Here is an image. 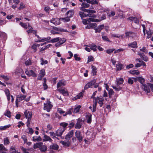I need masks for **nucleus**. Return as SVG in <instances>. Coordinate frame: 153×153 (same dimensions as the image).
<instances>
[{"label": "nucleus", "mask_w": 153, "mask_h": 153, "mask_svg": "<svg viewBox=\"0 0 153 153\" xmlns=\"http://www.w3.org/2000/svg\"><path fill=\"white\" fill-rule=\"evenodd\" d=\"M89 4H88L86 3H83L81 5V9L82 11L87 12L88 13H94L96 12L95 10L86 9L85 8H87L89 6Z\"/></svg>", "instance_id": "obj_1"}, {"label": "nucleus", "mask_w": 153, "mask_h": 153, "mask_svg": "<svg viewBox=\"0 0 153 153\" xmlns=\"http://www.w3.org/2000/svg\"><path fill=\"white\" fill-rule=\"evenodd\" d=\"M86 135L87 138L88 140H89L92 141L94 140L95 138V133L93 131H87L86 132Z\"/></svg>", "instance_id": "obj_2"}, {"label": "nucleus", "mask_w": 153, "mask_h": 153, "mask_svg": "<svg viewBox=\"0 0 153 153\" xmlns=\"http://www.w3.org/2000/svg\"><path fill=\"white\" fill-rule=\"evenodd\" d=\"M26 96L22 94H19L17 96L16 100V105L17 107L19 106V102L24 100L26 97Z\"/></svg>", "instance_id": "obj_3"}, {"label": "nucleus", "mask_w": 153, "mask_h": 153, "mask_svg": "<svg viewBox=\"0 0 153 153\" xmlns=\"http://www.w3.org/2000/svg\"><path fill=\"white\" fill-rule=\"evenodd\" d=\"M53 106L51 103L49 101H48L46 103L44 104V109L49 112Z\"/></svg>", "instance_id": "obj_4"}, {"label": "nucleus", "mask_w": 153, "mask_h": 153, "mask_svg": "<svg viewBox=\"0 0 153 153\" xmlns=\"http://www.w3.org/2000/svg\"><path fill=\"white\" fill-rule=\"evenodd\" d=\"M126 36L128 38L131 37L134 38V39H137L138 37L137 36L136 34L132 32H128L125 33Z\"/></svg>", "instance_id": "obj_5"}, {"label": "nucleus", "mask_w": 153, "mask_h": 153, "mask_svg": "<svg viewBox=\"0 0 153 153\" xmlns=\"http://www.w3.org/2000/svg\"><path fill=\"white\" fill-rule=\"evenodd\" d=\"M91 13H88L87 14L85 13L80 12H79V14L82 19L87 16H89L91 17H96V16L94 14H92Z\"/></svg>", "instance_id": "obj_6"}, {"label": "nucleus", "mask_w": 153, "mask_h": 153, "mask_svg": "<svg viewBox=\"0 0 153 153\" xmlns=\"http://www.w3.org/2000/svg\"><path fill=\"white\" fill-rule=\"evenodd\" d=\"M75 135L76 138L79 141L81 142L83 140V136L81 132L79 131H76L75 133Z\"/></svg>", "instance_id": "obj_7"}, {"label": "nucleus", "mask_w": 153, "mask_h": 153, "mask_svg": "<svg viewBox=\"0 0 153 153\" xmlns=\"http://www.w3.org/2000/svg\"><path fill=\"white\" fill-rule=\"evenodd\" d=\"M83 122V121L82 119L79 118H78L77 120V122L75 125V128L77 129L80 128H81L82 124Z\"/></svg>", "instance_id": "obj_8"}, {"label": "nucleus", "mask_w": 153, "mask_h": 153, "mask_svg": "<svg viewBox=\"0 0 153 153\" xmlns=\"http://www.w3.org/2000/svg\"><path fill=\"white\" fill-rule=\"evenodd\" d=\"M96 82V80L95 79L89 82L85 85L84 89H87L90 88H92V86L94 85Z\"/></svg>", "instance_id": "obj_9"}, {"label": "nucleus", "mask_w": 153, "mask_h": 153, "mask_svg": "<svg viewBox=\"0 0 153 153\" xmlns=\"http://www.w3.org/2000/svg\"><path fill=\"white\" fill-rule=\"evenodd\" d=\"M98 100H99L98 103L100 104V107L102 106L103 103L104 99L103 97L100 98L99 97H97V98L94 99L93 103H95V101H96L97 104Z\"/></svg>", "instance_id": "obj_10"}, {"label": "nucleus", "mask_w": 153, "mask_h": 153, "mask_svg": "<svg viewBox=\"0 0 153 153\" xmlns=\"http://www.w3.org/2000/svg\"><path fill=\"white\" fill-rule=\"evenodd\" d=\"M74 133L73 130H71L66 135L65 137V139L66 140L69 141L70 139L72 137Z\"/></svg>", "instance_id": "obj_11"}, {"label": "nucleus", "mask_w": 153, "mask_h": 153, "mask_svg": "<svg viewBox=\"0 0 153 153\" xmlns=\"http://www.w3.org/2000/svg\"><path fill=\"white\" fill-rule=\"evenodd\" d=\"M106 18V16L105 15H103L102 16L101 18L99 19H94L93 18H90L89 20L92 21V22H99L101 21L104 20Z\"/></svg>", "instance_id": "obj_12"}, {"label": "nucleus", "mask_w": 153, "mask_h": 153, "mask_svg": "<svg viewBox=\"0 0 153 153\" xmlns=\"http://www.w3.org/2000/svg\"><path fill=\"white\" fill-rule=\"evenodd\" d=\"M50 22L56 25H59L60 23V19L58 18H53L51 20Z\"/></svg>", "instance_id": "obj_13"}, {"label": "nucleus", "mask_w": 153, "mask_h": 153, "mask_svg": "<svg viewBox=\"0 0 153 153\" xmlns=\"http://www.w3.org/2000/svg\"><path fill=\"white\" fill-rule=\"evenodd\" d=\"M26 74L28 76H32L33 77L37 76L36 74L32 70H27L25 72Z\"/></svg>", "instance_id": "obj_14"}, {"label": "nucleus", "mask_w": 153, "mask_h": 153, "mask_svg": "<svg viewBox=\"0 0 153 153\" xmlns=\"http://www.w3.org/2000/svg\"><path fill=\"white\" fill-rule=\"evenodd\" d=\"M64 128H59L57 131H56V136L60 137L65 131Z\"/></svg>", "instance_id": "obj_15"}, {"label": "nucleus", "mask_w": 153, "mask_h": 153, "mask_svg": "<svg viewBox=\"0 0 153 153\" xmlns=\"http://www.w3.org/2000/svg\"><path fill=\"white\" fill-rule=\"evenodd\" d=\"M38 39H39L37 41V42H42L48 41L51 39V37L48 36L46 38H40L38 35H36Z\"/></svg>", "instance_id": "obj_16"}, {"label": "nucleus", "mask_w": 153, "mask_h": 153, "mask_svg": "<svg viewBox=\"0 0 153 153\" xmlns=\"http://www.w3.org/2000/svg\"><path fill=\"white\" fill-rule=\"evenodd\" d=\"M141 18V17H138L137 18L136 17L131 16L127 19L131 21H133L136 24H138L139 23V20Z\"/></svg>", "instance_id": "obj_17"}, {"label": "nucleus", "mask_w": 153, "mask_h": 153, "mask_svg": "<svg viewBox=\"0 0 153 153\" xmlns=\"http://www.w3.org/2000/svg\"><path fill=\"white\" fill-rule=\"evenodd\" d=\"M150 84H149L147 85H143V88L144 90L145 91L146 93L147 94H148L150 92V88L149 86V85Z\"/></svg>", "instance_id": "obj_18"}, {"label": "nucleus", "mask_w": 153, "mask_h": 153, "mask_svg": "<svg viewBox=\"0 0 153 153\" xmlns=\"http://www.w3.org/2000/svg\"><path fill=\"white\" fill-rule=\"evenodd\" d=\"M24 114L25 117L27 119H31L32 115V111H28L27 110L24 112Z\"/></svg>", "instance_id": "obj_19"}, {"label": "nucleus", "mask_w": 153, "mask_h": 153, "mask_svg": "<svg viewBox=\"0 0 153 153\" xmlns=\"http://www.w3.org/2000/svg\"><path fill=\"white\" fill-rule=\"evenodd\" d=\"M128 46L129 48H136L137 47V44L136 41L129 43Z\"/></svg>", "instance_id": "obj_20"}, {"label": "nucleus", "mask_w": 153, "mask_h": 153, "mask_svg": "<svg viewBox=\"0 0 153 153\" xmlns=\"http://www.w3.org/2000/svg\"><path fill=\"white\" fill-rule=\"evenodd\" d=\"M104 25H102L98 26L97 28H95V32L96 33H100L101 31L104 28Z\"/></svg>", "instance_id": "obj_21"}, {"label": "nucleus", "mask_w": 153, "mask_h": 153, "mask_svg": "<svg viewBox=\"0 0 153 153\" xmlns=\"http://www.w3.org/2000/svg\"><path fill=\"white\" fill-rule=\"evenodd\" d=\"M47 149V146L46 145H43V143L42 142V144L39 149L41 152H45L46 151Z\"/></svg>", "instance_id": "obj_22"}, {"label": "nucleus", "mask_w": 153, "mask_h": 153, "mask_svg": "<svg viewBox=\"0 0 153 153\" xmlns=\"http://www.w3.org/2000/svg\"><path fill=\"white\" fill-rule=\"evenodd\" d=\"M97 24L96 23H90L86 27V28L88 29H90L91 28H95L96 27Z\"/></svg>", "instance_id": "obj_23"}, {"label": "nucleus", "mask_w": 153, "mask_h": 153, "mask_svg": "<svg viewBox=\"0 0 153 153\" xmlns=\"http://www.w3.org/2000/svg\"><path fill=\"white\" fill-rule=\"evenodd\" d=\"M66 84L65 81L64 80H61L57 83V88H58L62 86H64Z\"/></svg>", "instance_id": "obj_24"}, {"label": "nucleus", "mask_w": 153, "mask_h": 153, "mask_svg": "<svg viewBox=\"0 0 153 153\" xmlns=\"http://www.w3.org/2000/svg\"><path fill=\"white\" fill-rule=\"evenodd\" d=\"M43 141H49V142H52V140L50 137L47 136L46 135H45L43 137Z\"/></svg>", "instance_id": "obj_25"}, {"label": "nucleus", "mask_w": 153, "mask_h": 153, "mask_svg": "<svg viewBox=\"0 0 153 153\" xmlns=\"http://www.w3.org/2000/svg\"><path fill=\"white\" fill-rule=\"evenodd\" d=\"M58 91L64 96H67L68 95L67 91L65 89L59 88L58 89Z\"/></svg>", "instance_id": "obj_26"}, {"label": "nucleus", "mask_w": 153, "mask_h": 153, "mask_svg": "<svg viewBox=\"0 0 153 153\" xmlns=\"http://www.w3.org/2000/svg\"><path fill=\"white\" fill-rule=\"evenodd\" d=\"M66 15L69 18L71 17L74 14V11L73 10H71L68 11L66 13Z\"/></svg>", "instance_id": "obj_27"}, {"label": "nucleus", "mask_w": 153, "mask_h": 153, "mask_svg": "<svg viewBox=\"0 0 153 153\" xmlns=\"http://www.w3.org/2000/svg\"><path fill=\"white\" fill-rule=\"evenodd\" d=\"M60 143L64 146H65L68 147L69 146L70 144V141L68 140H66V141H61Z\"/></svg>", "instance_id": "obj_28"}, {"label": "nucleus", "mask_w": 153, "mask_h": 153, "mask_svg": "<svg viewBox=\"0 0 153 153\" xmlns=\"http://www.w3.org/2000/svg\"><path fill=\"white\" fill-rule=\"evenodd\" d=\"M137 79V81L138 80L140 83L143 85H144L145 80L144 78H143L142 76L137 77L136 78Z\"/></svg>", "instance_id": "obj_29"}, {"label": "nucleus", "mask_w": 153, "mask_h": 153, "mask_svg": "<svg viewBox=\"0 0 153 153\" xmlns=\"http://www.w3.org/2000/svg\"><path fill=\"white\" fill-rule=\"evenodd\" d=\"M135 82L137 81V79L135 78H129L128 79V84L132 85L134 83V81Z\"/></svg>", "instance_id": "obj_30"}, {"label": "nucleus", "mask_w": 153, "mask_h": 153, "mask_svg": "<svg viewBox=\"0 0 153 153\" xmlns=\"http://www.w3.org/2000/svg\"><path fill=\"white\" fill-rule=\"evenodd\" d=\"M92 115L90 114H88L86 115L87 122L88 123H90L91 122Z\"/></svg>", "instance_id": "obj_31"}, {"label": "nucleus", "mask_w": 153, "mask_h": 153, "mask_svg": "<svg viewBox=\"0 0 153 153\" xmlns=\"http://www.w3.org/2000/svg\"><path fill=\"white\" fill-rule=\"evenodd\" d=\"M33 141H40L42 140V139L40 136H35L33 137Z\"/></svg>", "instance_id": "obj_32"}, {"label": "nucleus", "mask_w": 153, "mask_h": 153, "mask_svg": "<svg viewBox=\"0 0 153 153\" xmlns=\"http://www.w3.org/2000/svg\"><path fill=\"white\" fill-rule=\"evenodd\" d=\"M129 72L130 74L134 75H138L139 74V72L138 70H131Z\"/></svg>", "instance_id": "obj_33"}, {"label": "nucleus", "mask_w": 153, "mask_h": 153, "mask_svg": "<svg viewBox=\"0 0 153 153\" xmlns=\"http://www.w3.org/2000/svg\"><path fill=\"white\" fill-rule=\"evenodd\" d=\"M146 33L147 34V38L149 39L152 37V31L150 30H146Z\"/></svg>", "instance_id": "obj_34"}, {"label": "nucleus", "mask_w": 153, "mask_h": 153, "mask_svg": "<svg viewBox=\"0 0 153 153\" xmlns=\"http://www.w3.org/2000/svg\"><path fill=\"white\" fill-rule=\"evenodd\" d=\"M89 47L90 48L91 50H93L94 51H97L96 48L97 47V46L94 44H92L90 45L89 46Z\"/></svg>", "instance_id": "obj_35"}, {"label": "nucleus", "mask_w": 153, "mask_h": 153, "mask_svg": "<svg viewBox=\"0 0 153 153\" xmlns=\"http://www.w3.org/2000/svg\"><path fill=\"white\" fill-rule=\"evenodd\" d=\"M59 40V38L57 37L56 38L52 39L50 41H47L48 42L54 43L58 42Z\"/></svg>", "instance_id": "obj_36"}, {"label": "nucleus", "mask_w": 153, "mask_h": 153, "mask_svg": "<svg viewBox=\"0 0 153 153\" xmlns=\"http://www.w3.org/2000/svg\"><path fill=\"white\" fill-rule=\"evenodd\" d=\"M124 80L123 78H120L117 79V85H118L123 83Z\"/></svg>", "instance_id": "obj_37"}, {"label": "nucleus", "mask_w": 153, "mask_h": 153, "mask_svg": "<svg viewBox=\"0 0 153 153\" xmlns=\"http://www.w3.org/2000/svg\"><path fill=\"white\" fill-rule=\"evenodd\" d=\"M11 126L10 124H9L7 125L4 126H0V130L2 131L5 130L6 129L9 128Z\"/></svg>", "instance_id": "obj_38"}, {"label": "nucleus", "mask_w": 153, "mask_h": 153, "mask_svg": "<svg viewBox=\"0 0 153 153\" xmlns=\"http://www.w3.org/2000/svg\"><path fill=\"white\" fill-rule=\"evenodd\" d=\"M123 65L120 63H119L117 64L116 68L117 71H120L123 68Z\"/></svg>", "instance_id": "obj_39"}, {"label": "nucleus", "mask_w": 153, "mask_h": 153, "mask_svg": "<svg viewBox=\"0 0 153 153\" xmlns=\"http://www.w3.org/2000/svg\"><path fill=\"white\" fill-rule=\"evenodd\" d=\"M42 144V142H39L36 143V144H35L34 145L33 147L34 149H37L39 148L40 149V147L41 146V144Z\"/></svg>", "instance_id": "obj_40"}, {"label": "nucleus", "mask_w": 153, "mask_h": 153, "mask_svg": "<svg viewBox=\"0 0 153 153\" xmlns=\"http://www.w3.org/2000/svg\"><path fill=\"white\" fill-rule=\"evenodd\" d=\"M86 1L88 3H91L92 4H98V2L96 0H86Z\"/></svg>", "instance_id": "obj_41"}, {"label": "nucleus", "mask_w": 153, "mask_h": 153, "mask_svg": "<svg viewBox=\"0 0 153 153\" xmlns=\"http://www.w3.org/2000/svg\"><path fill=\"white\" fill-rule=\"evenodd\" d=\"M11 113L10 111L7 110L6 112L4 113V115L7 116L9 118H10L11 116Z\"/></svg>", "instance_id": "obj_42"}, {"label": "nucleus", "mask_w": 153, "mask_h": 153, "mask_svg": "<svg viewBox=\"0 0 153 153\" xmlns=\"http://www.w3.org/2000/svg\"><path fill=\"white\" fill-rule=\"evenodd\" d=\"M56 132L55 133L53 131L50 132V135L52 137V138L55 139H58V138L56 137Z\"/></svg>", "instance_id": "obj_43"}, {"label": "nucleus", "mask_w": 153, "mask_h": 153, "mask_svg": "<svg viewBox=\"0 0 153 153\" xmlns=\"http://www.w3.org/2000/svg\"><path fill=\"white\" fill-rule=\"evenodd\" d=\"M91 67L92 68V73L93 75L94 76L96 75L97 72L96 67L93 65H92Z\"/></svg>", "instance_id": "obj_44"}, {"label": "nucleus", "mask_w": 153, "mask_h": 153, "mask_svg": "<svg viewBox=\"0 0 153 153\" xmlns=\"http://www.w3.org/2000/svg\"><path fill=\"white\" fill-rule=\"evenodd\" d=\"M10 153H19L17 151H16L14 148L13 146L10 147Z\"/></svg>", "instance_id": "obj_45"}, {"label": "nucleus", "mask_w": 153, "mask_h": 153, "mask_svg": "<svg viewBox=\"0 0 153 153\" xmlns=\"http://www.w3.org/2000/svg\"><path fill=\"white\" fill-rule=\"evenodd\" d=\"M68 124L65 122H62L61 123L60 125L61 126V127H60V128H64L65 129V131L66 129V127L68 126Z\"/></svg>", "instance_id": "obj_46"}, {"label": "nucleus", "mask_w": 153, "mask_h": 153, "mask_svg": "<svg viewBox=\"0 0 153 153\" xmlns=\"http://www.w3.org/2000/svg\"><path fill=\"white\" fill-rule=\"evenodd\" d=\"M81 107V106L80 105H78L75 108L74 111V113H77L79 111Z\"/></svg>", "instance_id": "obj_47"}, {"label": "nucleus", "mask_w": 153, "mask_h": 153, "mask_svg": "<svg viewBox=\"0 0 153 153\" xmlns=\"http://www.w3.org/2000/svg\"><path fill=\"white\" fill-rule=\"evenodd\" d=\"M28 29L29 30H27V32L28 33H31L33 32V33H35V31L34 30H32V27L30 26L29 25V24H28Z\"/></svg>", "instance_id": "obj_48"}, {"label": "nucleus", "mask_w": 153, "mask_h": 153, "mask_svg": "<svg viewBox=\"0 0 153 153\" xmlns=\"http://www.w3.org/2000/svg\"><path fill=\"white\" fill-rule=\"evenodd\" d=\"M59 148L58 146L56 144H53L50 146V148L54 150H57Z\"/></svg>", "instance_id": "obj_49"}, {"label": "nucleus", "mask_w": 153, "mask_h": 153, "mask_svg": "<svg viewBox=\"0 0 153 153\" xmlns=\"http://www.w3.org/2000/svg\"><path fill=\"white\" fill-rule=\"evenodd\" d=\"M41 64L42 65H45L48 63V61L46 60H44L43 58H41L40 59Z\"/></svg>", "instance_id": "obj_50"}, {"label": "nucleus", "mask_w": 153, "mask_h": 153, "mask_svg": "<svg viewBox=\"0 0 153 153\" xmlns=\"http://www.w3.org/2000/svg\"><path fill=\"white\" fill-rule=\"evenodd\" d=\"M53 29L56 31L59 32V33L64 31L63 29L61 28L54 27Z\"/></svg>", "instance_id": "obj_51"}, {"label": "nucleus", "mask_w": 153, "mask_h": 153, "mask_svg": "<svg viewBox=\"0 0 153 153\" xmlns=\"http://www.w3.org/2000/svg\"><path fill=\"white\" fill-rule=\"evenodd\" d=\"M4 145H8L10 143L8 137H6L4 139Z\"/></svg>", "instance_id": "obj_52"}, {"label": "nucleus", "mask_w": 153, "mask_h": 153, "mask_svg": "<svg viewBox=\"0 0 153 153\" xmlns=\"http://www.w3.org/2000/svg\"><path fill=\"white\" fill-rule=\"evenodd\" d=\"M89 18L88 19V20H86L85 19H83L82 21V23L83 24L85 25H86L88 23H89V22H91L89 20V18ZM91 18H92V17H91Z\"/></svg>", "instance_id": "obj_53"}, {"label": "nucleus", "mask_w": 153, "mask_h": 153, "mask_svg": "<svg viewBox=\"0 0 153 153\" xmlns=\"http://www.w3.org/2000/svg\"><path fill=\"white\" fill-rule=\"evenodd\" d=\"M115 50L114 48L109 49L106 50V52L108 54H110Z\"/></svg>", "instance_id": "obj_54"}, {"label": "nucleus", "mask_w": 153, "mask_h": 153, "mask_svg": "<svg viewBox=\"0 0 153 153\" xmlns=\"http://www.w3.org/2000/svg\"><path fill=\"white\" fill-rule=\"evenodd\" d=\"M73 109L71 108L68 111L66 112V113L63 115L64 116H65L67 114H71L72 113V111H73Z\"/></svg>", "instance_id": "obj_55"}, {"label": "nucleus", "mask_w": 153, "mask_h": 153, "mask_svg": "<svg viewBox=\"0 0 153 153\" xmlns=\"http://www.w3.org/2000/svg\"><path fill=\"white\" fill-rule=\"evenodd\" d=\"M137 60H138V62L140 63V64H142L143 66L146 67V63L142 60L141 59H137Z\"/></svg>", "instance_id": "obj_56"}, {"label": "nucleus", "mask_w": 153, "mask_h": 153, "mask_svg": "<svg viewBox=\"0 0 153 153\" xmlns=\"http://www.w3.org/2000/svg\"><path fill=\"white\" fill-rule=\"evenodd\" d=\"M95 103H93V108L92 112H94L96 111V107L97 106V102H96V101H95Z\"/></svg>", "instance_id": "obj_57"}, {"label": "nucleus", "mask_w": 153, "mask_h": 153, "mask_svg": "<svg viewBox=\"0 0 153 153\" xmlns=\"http://www.w3.org/2000/svg\"><path fill=\"white\" fill-rule=\"evenodd\" d=\"M39 75H41L42 76H44L45 75V70L44 69H42L39 74Z\"/></svg>", "instance_id": "obj_58"}, {"label": "nucleus", "mask_w": 153, "mask_h": 153, "mask_svg": "<svg viewBox=\"0 0 153 153\" xmlns=\"http://www.w3.org/2000/svg\"><path fill=\"white\" fill-rule=\"evenodd\" d=\"M66 41V39L65 38L61 39L59 38V42L60 43L61 45L62 44L65 43Z\"/></svg>", "instance_id": "obj_59"}, {"label": "nucleus", "mask_w": 153, "mask_h": 153, "mask_svg": "<svg viewBox=\"0 0 153 153\" xmlns=\"http://www.w3.org/2000/svg\"><path fill=\"white\" fill-rule=\"evenodd\" d=\"M140 50L145 53H147V50L145 47H143L142 48L140 49Z\"/></svg>", "instance_id": "obj_60"}, {"label": "nucleus", "mask_w": 153, "mask_h": 153, "mask_svg": "<svg viewBox=\"0 0 153 153\" xmlns=\"http://www.w3.org/2000/svg\"><path fill=\"white\" fill-rule=\"evenodd\" d=\"M112 87L114 89L117 91H120L122 89L121 87H120V86H113Z\"/></svg>", "instance_id": "obj_61"}, {"label": "nucleus", "mask_w": 153, "mask_h": 153, "mask_svg": "<svg viewBox=\"0 0 153 153\" xmlns=\"http://www.w3.org/2000/svg\"><path fill=\"white\" fill-rule=\"evenodd\" d=\"M62 20L64 22H69L70 20V18L68 17L65 18H61Z\"/></svg>", "instance_id": "obj_62"}, {"label": "nucleus", "mask_w": 153, "mask_h": 153, "mask_svg": "<svg viewBox=\"0 0 153 153\" xmlns=\"http://www.w3.org/2000/svg\"><path fill=\"white\" fill-rule=\"evenodd\" d=\"M27 129L28 130V133L30 134H32L34 132L32 128L29 127Z\"/></svg>", "instance_id": "obj_63"}, {"label": "nucleus", "mask_w": 153, "mask_h": 153, "mask_svg": "<svg viewBox=\"0 0 153 153\" xmlns=\"http://www.w3.org/2000/svg\"><path fill=\"white\" fill-rule=\"evenodd\" d=\"M31 62L30 59H28L25 62V63L26 65H28L31 64Z\"/></svg>", "instance_id": "obj_64"}]
</instances>
